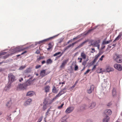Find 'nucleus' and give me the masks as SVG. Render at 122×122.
<instances>
[{"label": "nucleus", "mask_w": 122, "mask_h": 122, "mask_svg": "<svg viewBox=\"0 0 122 122\" xmlns=\"http://www.w3.org/2000/svg\"><path fill=\"white\" fill-rule=\"evenodd\" d=\"M54 100H44L43 102L44 105L42 107V109L43 111H45L46 110L48 106L51 104L53 101Z\"/></svg>", "instance_id": "1"}, {"label": "nucleus", "mask_w": 122, "mask_h": 122, "mask_svg": "<svg viewBox=\"0 0 122 122\" xmlns=\"http://www.w3.org/2000/svg\"><path fill=\"white\" fill-rule=\"evenodd\" d=\"M91 45L92 46L94 47H97L99 49L100 47L99 43L100 42L99 40H97L95 41L92 40L91 41Z\"/></svg>", "instance_id": "2"}, {"label": "nucleus", "mask_w": 122, "mask_h": 122, "mask_svg": "<svg viewBox=\"0 0 122 122\" xmlns=\"http://www.w3.org/2000/svg\"><path fill=\"white\" fill-rule=\"evenodd\" d=\"M9 81L10 82H12L15 80V77L12 73H10L8 75Z\"/></svg>", "instance_id": "3"}, {"label": "nucleus", "mask_w": 122, "mask_h": 122, "mask_svg": "<svg viewBox=\"0 0 122 122\" xmlns=\"http://www.w3.org/2000/svg\"><path fill=\"white\" fill-rule=\"evenodd\" d=\"M46 70H42L41 71L40 76L42 77H43L47 75L50 72L49 71H46Z\"/></svg>", "instance_id": "4"}, {"label": "nucleus", "mask_w": 122, "mask_h": 122, "mask_svg": "<svg viewBox=\"0 0 122 122\" xmlns=\"http://www.w3.org/2000/svg\"><path fill=\"white\" fill-rule=\"evenodd\" d=\"M115 60L117 62H122V55H116Z\"/></svg>", "instance_id": "5"}, {"label": "nucleus", "mask_w": 122, "mask_h": 122, "mask_svg": "<svg viewBox=\"0 0 122 122\" xmlns=\"http://www.w3.org/2000/svg\"><path fill=\"white\" fill-rule=\"evenodd\" d=\"M74 108L73 107H68L65 111V112L67 114L71 112L74 110Z\"/></svg>", "instance_id": "6"}, {"label": "nucleus", "mask_w": 122, "mask_h": 122, "mask_svg": "<svg viewBox=\"0 0 122 122\" xmlns=\"http://www.w3.org/2000/svg\"><path fill=\"white\" fill-rule=\"evenodd\" d=\"M114 67L119 71L122 70V67L121 65L119 64H115L114 65Z\"/></svg>", "instance_id": "7"}, {"label": "nucleus", "mask_w": 122, "mask_h": 122, "mask_svg": "<svg viewBox=\"0 0 122 122\" xmlns=\"http://www.w3.org/2000/svg\"><path fill=\"white\" fill-rule=\"evenodd\" d=\"M112 113V112L110 109H107L105 110L104 112V114L106 115V117H108Z\"/></svg>", "instance_id": "8"}, {"label": "nucleus", "mask_w": 122, "mask_h": 122, "mask_svg": "<svg viewBox=\"0 0 122 122\" xmlns=\"http://www.w3.org/2000/svg\"><path fill=\"white\" fill-rule=\"evenodd\" d=\"M27 86V85L26 83H23L22 84H19V88L22 90H24L25 89Z\"/></svg>", "instance_id": "9"}, {"label": "nucleus", "mask_w": 122, "mask_h": 122, "mask_svg": "<svg viewBox=\"0 0 122 122\" xmlns=\"http://www.w3.org/2000/svg\"><path fill=\"white\" fill-rule=\"evenodd\" d=\"M94 89V86L92 85L90 86V88H88L87 91V92L89 94L91 93L93 91Z\"/></svg>", "instance_id": "10"}, {"label": "nucleus", "mask_w": 122, "mask_h": 122, "mask_svg": "<svg viewBox=\"0 0 122 122\" xmlns=\"http://www.w3.org/2000/svg\"><path fill=\"white\" fill-rule=\"evenodd\" d=\"M66 88H64L59 93L56 95V97H59L62 94H64L66 92Z\"/></svg>", "instance_id": "11"}, {"label": "nucleus", "mask_w": 122, "mask_h": 122, "mask_svg": "<svg viewBox=\"0 0 122 122\" xmlns=\"http://www.w3.org/2000/svg\"><path fill=\"white\" fill-rule=\"evenodd\" d=\"M69 60L68 59H67L66 60H65L63 61L62 62L61 65L60 66V68H62L65 67L66 64H67V62Z\"/></svg>", "instance_id": "12"}, {"label": "nucleus", "mask_w": 122, "mask_h": 122, "mask_svg": "<svg viewBox=\"0 0 122 122\" xmlns=\"http://www.w3.org/2000/svg\"><path fill=\"white\" fill-rule=\"evenodd\" d=\"M117 94V92L116 89L114 88H113L112 91V95L113 97H116Z\"/></svg>", "instance_id": "13"}, {"label": "nucleus", "mask_w": 122, "mask_h": 122, "mask_svg": "<svg viewBox=\"0 0 122 122\" xmlns=\"http://www.w3.org/2000/svg\"><path fill=\"white\" fill-rule=\"evenodd\" d=\"M32 101V100H27L24 103L23 105L25 106H26L30 105Z\"/></svg>", "instance_id": "14"}, {"label": "nucleus", "mask_w": 122, "mask_h": 122, "mask_svg": "<svg viewBox=\"0 0 122 122\" xmlns=\"http://www.w3.org/2000/svg\"><path fill=\"white\" fill-rule=\"evenodd\" d=\"M53 38L52 37H50L49 38L45 39L41 41H40L38 42V43L39 44H41L44 43L45 42L47 41H49Z\"/></svg>", "instance_id": "15"}, {"label": "nucleus", "mask_w": 122, "mask_h": 122, "mask_svg": "<svg viewBox=\"0 0 122 122\" xmlns=\"http://www.w3.org/2000/svg\"><path fill=\"white\" fill-rule=\"evenodd\" d=\"M35 94V93L34 92L32 91H29L26 94V96H28L30 97H31L33 96Z\"/></svg>", "instance_id": "16"}, {"label": "nucleus", "mask_w": 122, "mask_h": 122, "mask_svg": "<svg viewBox=\"0 0 122 122\" xmlns=\"http://www.w3.org/2000/svg\"><path fill=\"white\" fill-rule=\"evenodd\" d=\"M81 58L83 59H85L86 57V55L84 51H82L81 53Z\"/></svg>", "instance_id": "17"}, {"label": "nucleus", "mask_w": 122, "mask_h": 122, "mask_svg": "<svg viewBox=\"0 0 122 122\" xmlns=\"http://www.w3.org/2000/svg\"><path fill=\"white\" fill-rule=\"evenodd\" d=\"M12 103V100H10L7 102L6 105L8 107H9L11 106Z\"/></svg>", "instance_id": "18"}, {"label": "nucleus", "mask_w": 122, "mask_h": 122, "mask_svg": "<svg viewBox=\"0 0 122 122\" xmlns=\"http://www.w3.org/2000/svg\"><path fill=\"white\" fill-rule=\"evenodd\" d=\"M87 108V106L85 104H83L81 105L80 107V110L82 111L85 110Z\"/></svg>", "instance_id": "19"}, {"label": "nucleus", "mask_w": 122, "mask_h": 122, "mask_svg": "<svg viewBox=\"0 0 122 122\" xmlns=\"http://www.w3.org/2000/svg\"><path fill=\"white\" fill-rule=\"evenodd\" d=\"M88 41V40H86L81 43V44L78 46L76 47V48H79L82 47L85 43Z\"/></svg>", "instance_id": "20"}, {"label": "nucleus", "mask_w": 122, "mask_h": 122, "mask_svg": "<svg viewBox=\"0 0 122 122\" xmlns=\"http://www.w3.org/2000/svg\"><path fill=\"white\" fill-rule=\"evenodd\" d=\"M50 87L49 86H47L44 87L45 92H49L50 91Z\"/></svg>", "instance_id": "21"}, {"label": "nucleus", "mask_w": 122, "mask_h": 122, "mask_svg": "<svg viewBox=\"0 0 122 122\" xmlns=\"http://www.w3.org/2000/svg\"><path fill=\"white\" fill-rule=\"evenodd\" d=\"M96 105V103L95 102H93L89 106V108L90 109H92L95 107Z\"/></svg>", "instance_id": "22"}, {"label": "nucleus", "mask_w": 122, "mask_h": 122, "mask_svg": "<svg viewBox=\"0 0 122 122\" xmlns=\"http://www.w3.org/2000/svg\"><path fill=\"white\" fill-rule=\"evenodd\" d=\"M110 118L109 117L107 116L106 117H105L104 118L103 120V122H108Z\"/></svg>", "instance_id": "23"}, {"label": "nucleus", "mask_w": 122, "mask_h": 122, "mask_svg": "<svg viewBox=\"0 0 122 122\" xmlns=\"http://www.w3.org/2000/svg\"><path fill=\"white\" fill-rule=\"evenodd\" d=\"M25 49V48L19 50H18L17 48H15L14 49V51H15V52H20L21 51H22Z\"/></svg>", "instance_id": "24"}, {"label": "nucleus", "mask_w": 122, "mask_h": 122, "mask_svg": "<svg viewBox=\"0 0 122 122\" xmlns=\"http://www.w3.org/2000/svg\"><path fill=\"white\" fill-rule=\"evenodd\" d=\"M53 61L51 59H47L46 61V63L47 64H51L52 62Z\"/></svg>", "instance_id": "25"}, {"label": "nucleus", "mask_w": 122, "mask_h": 122, "mask_svg": "<svg viewBox=\"0 0 122 122\" xmlns=\"http://www.w3.org/2000/svg\"><path fill=\"white\" fill-rule=\"evenodd\" d=\"M78 42V41H76L74 43H72L71 44L69 45L68 46H67L68 48H69L71 46L73 47L74 45L76 43Z\"/></svg>", "instance_id": "26"}, {"label": "nucleus", "mask_w": 122, "mask_h": 122, "mask_svg": "<svg viewBox=\"0 0 122 122\" xmlns=\"http://www.w3.org/2000/svg\"><path fill=\"white\" fill-rule=\"evenodd\" d=\"M48 45L49 46V47L47 48V50L48 51H49L52 48V43H49L48 44Z\"/></svg>", "instance_id": "27"}, {"label": "nucleus", "mask_w": 122, "mask_h": 122, "mask_svg": "<svg viewBox=\"0 0 122 122\" xmlns=\"http://www.w3.org/2000/svg\"><path fill=\"white\" fill-rule=\"evenodd\" d=\"M52 92L54 93H57V92L58 91L56 89V87L55 86H54L52 90Z\"/></svg>", "instance_id": "28"}, {"label": "nucleus", "mask_w": 122, "mask_h": 122, "mask_svg": "<svg viewBox=\"0 0 122 122\" xmlns=\"http://www.w3.org/2000/svg\"><path fill=\"white\" fill-rule=\"evenodd\" d=\"M31 69L30 68H29L27 69L25 71V72L26 73H29L31 71Z\"/></svg>", "instance_id": "29"}, {"label": "nucleus", "mask_w": 122, "mask_h": 122, "mask_svg": "<svg viewBox=\"0 0 122 122\" xmlns=\"http://www.w3.org/2000/svg\"><path fill=\"white\" fill-rule=\"evenodd\" d=\"M111 41V40H109L107 41H104L103 42V44H108Z\"/></svg>", "instance_id": "30"}, {"label": "nucleus", "mask_w": 122, "mask_h": 122, "mask_svg": "<svg viewBox=\"0 0 122 122\" xmlns=\"http://www.w3.org/2000/svg\"><path fill=\"white\" fill-rule=\"evenodd\" d=\"M44 58V56H40L39 57H38L37 59V61H40L41 60L43 59Z\"/></svg>", "instance_id": "31"}, {"label": "nucleus", "mask_w": 122, "mask_h": 122, "mask_svg": "<svg viewBox=\"0 0 122 122\" xmlns=\"http://www.w3.org/2000/svg\"><path fill=\"white\" fill-rule=\"evenodd\" d=\"M101 55V54L100 53H98L95 56V58L97 60L98 57H100Z\"/></svg>", "instance_id": "32"}, {"label": "nucleus", "mask_w": 122, "mask_h": 122, "mask_svg": "<svg viewBox=\"0 0 122 122\" xmlns=\"http://www.w3.org/2000/svg\"><path fill=\"white\" fill-rule=\"evenodd\" d=\"M121 34L119 35L116 38L114 41L118 40L121 37Z\"/></svg>", "instance_id": "33"}, {"label": "nucleus", "mask_w": 122, "mask_h": 122, "mask_svg": "<svg viewBox=\"0 0 122 122\" xmlns=\"http://www.w3.org/2000/svg\"><path fill=\"white\" fill-rule=\"evenodd\" d=\"M102 69L101 68L98 69L97 70V71L98 73H100L102 72Z\"/></svg>", "instance_id": "34"}, {"label": "nucleus", "mask_w": 122, "mask_h": 122, "mask_svg": "<svg viewBox=\"0 0 122 122\" xmlns=\"http://www.w3.org/2000/svg\"><path fill=\"white\" fill-rule=\"evenodd\" d=\"M27 52L26 51H25L24 52H23L20 55H16V56L17 57H18L19 56H20V55H23L25 53H26Z\"/></svg>", "instance_id": "35"}, {"label": "nucleus", "mask_w": 122, "mask_h": 122, "mask_svg": "<svg viewBox=\"0 0 122 122\" xmlns=\"http://www.w3.org/2000/svg\"><path fill=\"white\" fill-rule=\"evenodd\" d=\"M105 57V56L104 55H102L101 57L100 58L99 60L98 61H102L103 60V59Z\"/></svg>", "instance_id": "36"}, {"label": "nucleus", "mask_w": 122, "mask_h": 122, "mask_svg": "<svg viewBox=\"0 0 122 122\" xmlns=\"http://www.w3.org/2000/svg\"><path fill=\"white\" fill-rule=\"evenodd\" d=\"M9 56V55H7L5 56H3L1 57V58H2V59H6Z\"/></svg>", "instance_id": "37"}, {"label": "nucleus", "mask_w": 122, "mask_h": 122, "mask_svg": "<svg viewBox=\"0 0 122 122\" xmlns=\"http://www.w3.org/2000/svg\"><path fill=\"white\" fill-rule=\"evenodd\" d=\"M61 52H59L57 53H56L55 54H54L53 55V56H57L58 55L61 54Z\"/></svg>", "instance_id": "38"}, {"label": "nucleus", "mask_w": 122, "mask_h": 122, "mask_svg": "<svg viewBox=\"0 0 122 122\" xmlns=\"http://www.w3.org/2000/svg\"><path fill=\"white\" fill-rule=\"evenodd\" d=\"M6 52H2L0 53V56H3L6 54Z\"/></svg>", "instance_id": "39"}, {"label": "nucleus", "mask_w": 122, "mask_h": 122, "mask_svg": "<svg viewBox=\"0 0 122 122\" xmlns=\"http://www.w3.org/2000/svg\"><path fill=\"white\" fill-rule=\"evenodd\" d=\"M77 59L78 60H79V62L80 63H81L82 61V58H81L78 57V58Z\"/></svg>", "instance_id": "40"}, {"label": "nucleus", "mask_w": 122, "mask_h": 122, "mask_svg": "<svg viewBox=\"0 0 122 122\" xmlns=\"http://www.w3.org/2000/svg\"><path fill=\"white\" fill-rule=\"evenodd\" d=\"M43 117L42 116L41 117L39 118L37 122H41L42 120Z\"/></svg>", "instance_id": "41"}, {"label": "nucleus", "mask_w": 122, "mask_h": 122, "mask_svg": "<svg viewBox=\"0 0 122 122\" xmlns=\"http://www.w3.org/2000/svg\"><path fill=\"white\" fill-rule=\"evenodd\" d=\"M64 103H62L61 104V106H59L58 107V108L59 109H60L64 105Z\"/></svg>", "instance_id": "42"}, {"label": "nucleus", "mask_w": 122, "mask_h": 122, "mask_svg": "<svg viewBox=\"0 0 122 122\" xmlns=\"http://www.w3.org/2000/svg\"><path fill=\"white\" fill-rule=\"evenodd\" d=\"M25 66H21L20 67L19 69L20 70H22L24 69L25 68Z\"/></svg>", "instance_id": "43"}, {"label": "nucleus", "mask_w": 122, "mask_h": 122, "mask_svg": "<svg viewBox=\"0 0 122 122\" xmlns=\"http://www.w3.org/2000/svg\"><path fill=\"white\" fill-rule=\"evenodd\" d=\"M90 71V70L88 69L86 72H85L84 73V74L85 75L86 74L88 73Z\"/></svg>", "instance_id": "44"}, {"label": "nucleus", "mask_w": 122, "mask_h": 122, "mask_svg": "<svg viewBox=\"0 0 122 122\" xmlns=\"http://www.w3.org/2000/svg\"><path fill=\"white\" fill-rule=\"evenodd\" d=\"M78 67L77 65H75V67L74 70L75 71H76L78 69Z\"/></svg>", "instance_id": "45"}, {"label": "nucleus", "mask_w": 122, "mask_h": 122, "mask_svg": "<svg viewBox=\"0 0 122 122\" xmlns=\"http://www.w3.org/2000/svg\"><path fill=\"white\" fill-rule=\"evenodd\" d=\"M41 67V66L40 65H37L36 66V69H38L40 67Z\"/></svg>", "instance_id": "46"}, {"label": "nucleus", "mask_w": 122, "mask_h": 122, "mask_svg": "<svg viewBox=\"0 0 122 122\" xmlns=\"http://www.w3.org/2000/svg\"><path fill=\"white\" fill-rule=\"evenodd\" d=\"M91 50L93 51H91V53H94L95 51V50L94 48H92Z\"/></svg>", "instance_id": "47"}, {"label": "nucleus", "mask_w": 122, "mask_h": 122, "mask_svg": "<svg viewBox=\"0 0 122 122\" xmlns=\"http://www.w3.org/2000/svg\"><path fill=\"white\" fill-rule=\"evenodd\" d=\"M76 102L77 103L79 104L81 102V101L79 100H76Z\"/></svg>", "instance_id": "48"}, {"label": "nucleus", "mask_w": 122, "mask_h": 122, "mask_svg": "<svg viewBox=\"0 0 122 122\" xmlns=\"http://www.w3.org/2000/svg\"><path fill=\"white\" fill-rule=\"evenodd\" d=\"M111 104H112L111 103V102H110V103H108L107 104V107H109L111 105Z\"/></svg>", "instance_id": "49"}, {"label": "nucleus", "mask_w": 122, "mask_h": 122, "mask_svg": "<svg viewBox=\"0 0 122 122\" xmlns=\"http://www.w3.org/2000/svg\"><path fill=\"white\" fill-rule=\"evenodd\" d=\"M97 60L95 58L94 60L92 61V63H95Z\"/></svg>", "instance_id": "50"}, {"label": "nucleus", "mask_w": 122, "mask_h": 122, "mask_svg": "<svg viewBox=\"0 0 122 122\" xmlns=\"http://www.w3.org/2000/svg\"><path fill=\"white\" fill-rule=\"evenodd\" d=\"M82 65L84 66H85L86 64V62L84 61L82 63Z\"/></svg>", "instance_id": "51"}, {"label": "nucleus", "mask_w": 122, "mask_h": 122, "mask_svg": "<svg viewBox=\"0 0 122 122\" xmlns=\"http://www.w3.org/2000/svg\"><path fill=\"white\" fill-rule=\"evenodd\" d=\"M46 63V61H43L41 62V64L43 65Z\"/></svg>", "instance_id": "52"}, {"label": "nucleus", "mask_w": 122, "mask_h": 122, "mask_svg": "<svg viewBox=\"0 0 122 122\" xmlns=\"http://www.w3.org/2000/svg\"><path fill=\"white\" fill-rule=\"evenodd\" d=\"M105 47V46L104 45H103L102 46V47H101V49H104Z\"/></svg>", "instance_id": "53"}, {"label": "nucleus", "mask_w": 122, "mask_h": 122, "mask_svg": "<svg viewBox=\"0 0 122 122\" xmlns=\"http://www.w3.org/2000/svg\"><path fill=\"white\" fill-rule=\"evenodd\" d=\"M23 80V78H20V79H19V81L20 82H21Z\"/></svg>", "instance_id": "54"}, {"label": "nucleus", "mask_w": 122, "mask_h": 122, "mask_svg": "<svg viewBox=\"0 0 122 122\" xmlns=\"http://www.w3.org/2000/svg\"><path fill=\"white\" fill-rule=\"evenodd\" d=\"M49 114V112H47L46 113V118L47 117V116Z\"/></svg>", "instance_id": "55"}, {"label": "nucleus", "mask_w": 122, "mask_h": 122, "mask_svg": "<svg viewBox=\"0 0 122 122\" xmlns=\"http://www.w3.org/2000/svg\"><path fill=\"white\" fill-rule=\"evenodd\" d=\"M7 119H9L10 120H11V117L10 116H8Z\"/></svg>", "instance_id": "56"}, {"label": "nucleus", "mask_w": 122, "mask_h": 122, "mask_svg": "<svg viewBox=\"0 0 122 122\" xmlns=\"http://www.w3.org/2000/svg\"><path fill=\"white\" fill-rule=\"evenodd\" d=\"M68 48L67 47V46L66 47H65V48H64V51H65L68 48Z\"/></svg>", "instance_id": "57"}, {"label": "nucleus", "mask_w": 122, "mask_h": 122, "mask_svg": "<svg viewBox=\"0 0 122 122\" xmlns=\"http://www.w3.org/2000/svg\"><path fill=\"white\" fill-rule=\"evenodd\" d=\"M96 65H95L94 66V67H93L92 68V70L95 69L96 68Z\"/></svg>", "instance_id": "58"}, {"label": "nucleus", "mask_w": 122, "mask_h": 122, "mask_svg": "<svg viewBox=\"0 0 122 122\" xmlns=\"http://www.w3.org/2000/svg\"><path fill=\"white\" fill-rule=\"evenodd\" d=\"M72 41V40H69V41H68L67 42V44H69L70 42H71V41Z\"/></svg>", "instance_id": "59"}, {"label": "nucleus", "mask_w": 122, "mask_h": 122, "mask_svg": "<svg viewBox=\"0 0 122 122\" xmlns=\"http://www.w3.org/2000/svg\"><path fill=\"white\" fill-rule=\"evenodd\" d=\"M93 30V29H89V30H88V32H90V31H92V30Z\"/></svg>", "instance_id": "60"}, {"label": "nucleus", "mask_w": 122, "mask_h": 122, "mask_svg": "<svg viewBox=\"0 0 122 122\" xmlns=\"http://www.w3.org/2000/svg\"><path fill=\"white\" fill-rule=\"evenodd\" d=\"M76 86V84L74 85L72 87H71V88H73L74 87Z\"/></svg>", "instance_id": "61"}, {"label": "nucleus", "mask_w": 122, "mask_h": 122, "mask_svg": "<svg viewBox=\"0 0 122 122\" xmlns=\"http://www.w3.org/2000/svg\"><path fill=\"white\" fill-rule=\"evenodd\" d=\"M8 87H6V86L5 89H4V90H7V89H6V88H8Z\"/></svg>", "instance_id": "62"}, {"label": "nucleus", "mask_w": 122, "mask_h": 122, "mask_svg": "<svg viewBox=\"0 0 122 122\" xmlns=\"http://www.w3.org/2000/svg\"><path fill=\"white\" fill-rule=\"evenodd\" d=\"M50 108H49V109H48L47 110V112H49L50 111Z\"/></svg>", "instance_id": "63"}, {"label": "nucleus", "mask_w": 122, "mask_h": 122, "mask_svg": "<svg viewBox=\"0 0 122 122\" xmlns=\"http://www.w3.org/2000/svg\"><path fill=\"white\" fill-rule=\"evenodd\" d=\"M77 37H75V38H74L73 39V40H75V39H77Z\"/></svg>", "instance_id": "64"}]
</instances>
